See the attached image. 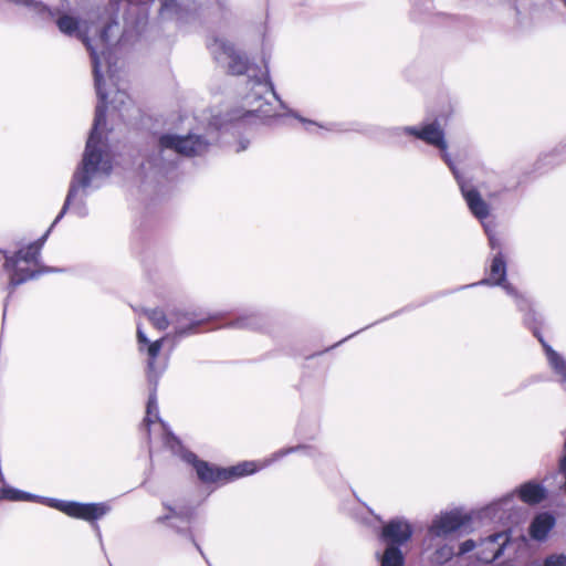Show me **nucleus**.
I'll return each instance as SVG.
<instances>
[{
  "mask_svg": "<svg viewBox=\"0 0 566 566\" xmlns=\"http://www.w3.org/2000/svg\"><path fill=\"white\" fill-rule=\"evenodd\" d=\"M144 426L150 437L151 430H158L164 434V443L174 453L180 454L181 459L195 468L198 478L206 483L210 482H229L238 478H242L259 471L255 461H244L230 468H217L208 462L200 461L196 454L185 451L179 441L166 430L165 423L158 417V406L155 392H151L147 402L146 418Z\"/></svg>",
  "mask_w": 566,
  "mask_h": 566,
  "instance_id": "f257e3e1",
  "label": "nucleus"
},
{
  "mask_svg": "<svg viewBox=\"0 0 566 566\" xmlns=\"http://www.w3.org/2000/svg\"><path fill=\"white\" fill-rule=\"evenodd\" d=\"M250 83L251 90L244 96L242 107L228 114V118L226 120L220 122L216 117L212 125L221 129L226 126L227 123L245 122L251 117H255L260 120L276 117L277 114L266 95H270L276 99L282 108H286L284 102L280 98L274 90V85L270 80L268 66H265V70L261 76L251 77Z\"/></svg>",
  "mask_w": 566,
  "mask_h": 566,
  "instance_id": "f03ea898",
  "label": "nucleus"
},
{
  "mask_svg": "<svg viewBox=\"0 0 566 566\" xmlns=\"http://www.w3.org/2000/svg\"><path fill=\"white\" fill-rule=\"evenodd\" d=\"M49 232L50 229L39 241L21 249L13 256L7 258L4 269L9 274L10 290H14L18 285L27 282L28 280L33 279L43 272L50 271L49 269H36L40 251Z\"/></svg>",
  "mask_w": 566,
  "mask_h": 566,
  "instance_id": "7ed1b4c3",
  "label": "nucleus"
},
{
  "mask_svg": "<svg viewBox=\"0 0 566 566\" xmlns=\"http://www.w3.org/2000/svg\"><path fill=\"white\" fill-rule=\"evenodd\" d=\"M411 524L405 517H396L387 522L381 530V538L388 543L380 566H402L405 557L398 546L406 544L412 536Z\"/></svg>",
  "mask_w": 566,
  "mask_h": 566,
  "instance_id": "20e7f679",
  "label": "nucleus"
},
{
  "mask_svg": "<svg viewBox=\"0 0 566 566\" xmlns=\"http://www.w3.org/2000/svg\"><path fill=\"white\" fill-rule=\"evenodd\" d=\"M21 501L39 502L55 509L70 517L94 522L106 515L111 507L106 503H80L74 501H62L51 497L39 496L22 491Z\"/></svg>",
  "mask_w": 566,
  "mask_h": 566,
  "instance_id": "39448f33",
  "label": "nucleus"
},
{
  "mask_svg": "<svg viewBox=\"0 0 566 566\" xmlns=\"http://www.w3.org/2000/svg\"><path fill=\"white\" fill-rule=\"evenodd\" d=\"M217 138L209 135L189 133L187 135L164 134L158 144L163 150H172L185 157L203 156L210 151Z\"/></svg>",
  "mask_w": 566,
  "mask_h": 566,
  "instance_id": "423d86ee",
  "label": "nucleus"
},
{
  "mask_svg": "<svg viewBox=\"0 0 566 566\" xmlns=\"http://www.w3.org/2000/svg\"><path fill=\"white\" fill-rule=\"evenodd\" d=\"M472 179H462L460 182V189L462 192V196L469 207V210L471 213L478 218L482 224L483 228L488 234L489 242L491 249H500L501 242L500 239L496 238V235L492 232L490 226L484 222V219L489 217L490 208L489 205L484 201L483 197H494L497 193L488 192L489 186H486L484 182H482L479 186L472 185Z\"/></svg>",
  "mask_w": 566,
  "mask_h": 566,
  "instance_id": "0eeeda50",
  "label": "nucleus"
},
{
  "mask_svg": "<svg viewBox=\"0 0 566 566\" xmlns=\"http://www.w3.org/2000/svg\"><path fill=\"white\" fill-rule=\"evenodd\" d=\"M390 134L392 136L409 135L439 149L444 160L449 164L454 177H459L454 167L449 163L444 124L440 123L439 119L436 118L431 122L421 123L419 126L395 127L390 129Z\"/></svg>",
  "mask_w": 566,
  "mask_h": 566,
  "instance_id": "6e6552de",
  "label": "nucleus"
},
{
  "mask_svg": "<svg viewBox=\"0 0 566 566\" xmlns=\"http://www.w3.org/2000/svg\"><path fill=\"white\" fill-rule=\"evenodd\" d=\"M507 532H497L480 539H467L459 545V555L475 551V557L482 563H491L500 559L507 549L513 547Z\"/></svg>",
  "mask_w": 566,
  "mask_h": 566,
  "instance_id": "1a4fd4ad",
  "label": "nucleus"
},
{
  "mask_svg": "<svg viewBox=\"0 0 566 566\" xmlns=\"http://www.w3.org/2000/svg\"><path fill=\"white\" fill-rule=\"evenodd\" d=\"M471 520V515L459 507L440 512L428 527L426 543L431 545L434 541L447 539L450 535L465 528Z\"/></svg>",
  "mask_w": 566,
  "mask_h": 566,
  "instance_id": "9d476101",
  "label": "nucleus"
},
{
  "mask_svg": "<svg viewBox=\"0 0 566 566\" xmlns=\"http://www.w3.org/2000/svg\"><path fill=\"white\" fill-rule=\"evenodd\" d=\"M524 513V509L516 502L515 494L509 493L480 510L479 517L506 525L518 523Z\"/></svg>",
  "mask_w": 566,
  "mask_h": 566,
  "instance_id": "9b49d317",
  "label": "nucleus"
},
{
  "mask_svg": "<svg viewBox=\"0 0 566 566\" xmlns=\"http://www.w3.org/2000/svg\"><path fill=\"white\" fill-rule=\"evenodd\" d=\"M208 49L217 63L227 66L229 73L241 75L250 70L248 59L227 40L213 38L208 43Z\"/></svg>",
  "mask_w": 566,
  "mask_h": 566,
  "instance_id": "f8f14e48",
  "label": "nucleus"
},
{
  "mask_svg": "<svg viewBox=\"0 0 566 566\" xmlns=\"http://www.w3.org/2000/svg\"><path fill=\"white\" fill-rule=\"evenodd\" d=\"M479 284L502 286L507 295L514 297L516 305L521 311L527 310L528 307V301L523 295H521L509 282H506V262L501 250H499V252L492 259L489 277L482 280L479 282ZM473 285H478V283L472 284L471 286Z\"/></svg>",
  "mask_w": 566,
  "mask_h": 566,
  "instance_id": "ddd939ff",
  "label": "nucleus"
},
{
  "mask_svg": "<svg viewBox=\"0 0 566 566\" xmlns=\"http://www.w3.org/2000/svg\"><path fill=\"white\" fill-rule=\"evenodd\" d=\"M92 181L93 179H77L71 185L63 209L55 218L52 227L60 221L66 209L70 207L73 208L78 217L86 216L87 210L82 203L83 198L86 197L93 189L99 187V185H93Z\"/></svg>",
  "mask_w": 566,
  "mask_h": 566,
  "instance_id": "4468645a",
  "label": "nucleus"
},
{
  "mask_svg": "<svg viewBox=\"0 0 566 566\" xmlns=\"http://www.w3.org/2000/svg\"><path fill=\"white\" fill-rule=\"evenodd\" d=\"M168 337L159 338L155 342H150L142 327L137 326V340L139 346V352L146 353L148 360H147V368H148V378L150 381H156L159 374L165 369V365H158L157 358L159 356V353L163 347L164 340Z\"/></svg>",
  "mask_w": 566,
  "mask_h": 566,
  "instance_id": "2eb2a0df",
  "label": "nucleus"
},
{
  "mask_svg": "<svg viewBox=\"0 0 566 566\" xmlns=\"http://www.w3.org/2000/svg\"><path fill=\"white\" fill-rule=\"evenodd\" d=\"M209 317L195 311L174 310L170 312V323L174 336L180 338L195 333L196 328Z\"/></svg>",
  "mask_w": 566,
  "mask_h": 566,
  "instance_id": "dca6fc26",
  "label": "nucleus"
},
{
  "mask_svg": "<svg viewBox=\"0 0 566 566\" xmlns=\"http://www.w3.org/2000/svg\"><path fill=\"white\" fill-rule=\"evenodd\" d=\"M159 17L163 20L181 21L197 10V0H159Z\"/></svg>",
  "mask_w": 566,
  "mask_h": 566,
  "instance_id": "f3484780",
  "label": "nucleus"
},
{
  "mask_svg": "<svg viewBox=\"0 0 566 566\" xmlns=\"http://www.w3.org/2000/svg\"><path fill=\"white\" fill-rule=\"evenodd\" d=\"M424 552H430L429 562L433 566H442L450 562L454 556H460L459 551L455 552L454 544L447 539L434 541V544L426 543L423 539Z\"/></svg>",
  "mask_w": 566,
  "mask_h": 566,
  "instance_id": "a211bd4d",
  "label": "nucleus"
},
{
  "mask_svg": "<svg viewBox=\"0 0 566 566\" xmlns=\"http://www.w3.org/2000/svg\"><path fill=\"white\" fill-rule=\"evenodd\" d=\"M513 493L515 496L517 495L523 503L535 505L546 497L547 492L542 484L535 481H528L520 485Z\"/></svg>",
  "mask_w": 566,
  "mask_h": 566,
  "instance_id": "6ab92c4d",
  "label": "nucleus"
},
{
  "mask_svg": "<svg viewBox=\"0 0 566 566\" xmlns=\"http://www.w3.org/2000/svg\"><path fill=\"white\" fill-rule=\"evenodd\" d=\"M555 526V518L549 513L536 515L530 524L528 534L534 541H545L549 532Z\"/></svg>",
  "mask_w": 566,
  "mask_h": 566,
  "instance_id": "aec40b11",
  "label": "nucleus"
},
{
  "mask_svg": "<svg viewBox=\"0 0 566 566\" xmlns=\"http://www.w3.org/2000/svg\"><path fill=\"white\" fill-rule=\"evenodd\" d=\"M547 360L555 375L566 385V360L553 348L547 347Z\"/></svg>",
  "mask_w": 566,
  "mask_h": 566,
  "instance_id": "412c9836",
  "label": "nucleus"
},
{
  "mask_svg": "<svg viewBox=\"0 0 566 566\" xmlns=\"http://www.w3.org/2000/svg\"><path fill=\"white\" fill-rule=\"evenodd\" d=\"M145 315L147 316L149 322L153 324V326L159 331H164V329L168 328L169 326H171L170 314L167 316L159 308L148 310L145 312Z\"/></svg>",
  "mask_w": 566,
  "mask_h": 566,
  "instance_id": "4be33fe9",
  "label": "nucleus"
},
{
  "mask_svg": "<svg viewBox=\"0 0 566 566\" xmlns=\"http://www.w3.org/2000/svg\"><path fill=\"white\" fill-rule=\"evenodd\" d=\"M289 115L293 116L294 118L298 119L302 124H304L305 126V129L310 133H313L315 132L316 128L318 129H324V130H327V132H335V130H339L338 129V125L337 124H318L314 120H310V119H306L302 116H300L297 113L293 112V111H289L287 113Z\"/></svg>",
  "mask_w": 566,
  "mask_h": 566,
  "instance_id": "5701e85b",
  "label": "nucleus"
},
{
  "mask_svg": "<svg viewBox=\"0 0 566 566\" xmlns=\"http://www.w3.org/2000/svg\"><path fill=\"white\" fill-rule=\"evenodd\" d=\"M260 315L255 313H247L239 316L234 322H232L231 326L235 328H256L260 326Z\"/></svg>",
  "mask_w": 566,
  "mask_h": 566,
  "instance_id": "b1692460",
  "label": "nucleus"
},
{
  "mask_svg": "<svg viewBox=\"0 0 566 566\" xmlns=\"http://www.w3.org/2000/svg\"><path fill=\"white\" fill-rule=\"evenodd\" d=\"M113 104V107L122 112L124 108H126L130 103V97L125 91L116 90L115 95L111 102Z\"/></svg>",
  "mask_w": 566,
  "mask_h": 566,
  "instance_id": "393cba45",
  "label": "nucleus"
},
{
  "mask_svg": "<svg viewBox=\"0 0 566 566\" xmlns=\"http://www.w3.org/2000/svg\"><path fill=\"white\" fill-rule=\"evenodd\" d=\"M557 164L556 156L554 153L542 155L535 163L536 170L541 171L545 167L554 166Z\"/></svg>",
  "mask_w": 566,
  "mask_h": 566,
  "instance_id": "a878e982",
  "label": "nucleus"
},
{
  "mask_svg": "<svg viewBox=\"0 0 566 566\" xmlns=\"http://www.w3.org/2000/svg\"><path fill=\"white\" fill-rule=\"evenodd\" d=\"M543 566H566V556L563 554H554L546 557Z\"/></svg>",
  "mask_w": 566,
  "mask_h": 566,
  "instance_id": "bb28decb",
  "label": "nucleus"
},
{
  "mask_svg": "<svg viewBox=\"0 0 566 566\" xmlns=\"http://www.w3.org/2000/svg\"><path fill=\"white\" fill-rule=\"evenodd\" d=\"M296 450H300V447H296ZM295 449L294 448H289V449H285V450H281L276 453L273 454V458L270 459V460H266V461H262V462H256L258 465H259V470L262 469V468H265L266 465H269L271 462L282 458L283 455L287 454V453H291V452H294Z\"/></svg>",
  "mask_w": 566,
  "mask_h": 566,
  "instance_id": "cd10ccee",
  "label": "nucleus"
},
{
  "mask_svg": "<svg viewBox=\"0 0 566 566\" xmlns=\"http://www.w3.org/2000/svg\"><path fill=\"white\" fill-rule=\"evenodd\" d=\"M170 513L164 516L158 517V522L164 523L170 521L172 517L180 516L174 509H169Z\"/></svg>",
  "mask_w": 566,
  "mask_h": 566,
  "instance_id": "c85d7f7f",
  "label": "nucleus"
},
{
  "mask_svg": "<svg viewBox=\"0 0 566 566\" xmlns=\"http://www.w3.org/2000/svg\"><path fill=\"white\" fill-rule=\"evenodd\" d=\"M249 144H250V142L248 139H240L235 151L240 153V151L245 150L249 147Z\"/></svg>",
  "mask_w": 566,
  "mask_h": 566,
  "instance_id": "c756f323",
  "label": "nucleus"
},
{
  "mask_svg": "<svg viewBox=\"0 0 566 566\" xmlns=\"http://www.w3.org/2000/svg\"><path fill=\"white\" fill-rule=\"evenodd\" d=\"M531 321H536V319H535V313L530 311L525 316V322H526V324H531Z\"/></svg>",
  "mask_w": 566,
  "mask_h": 566,
  "instance_id": "7c9ffc66",
  "label": "nucleus"
},
{
  "mask_svg": "<svg viewBox=\"0 0 566 566\" xmlns=\"http://www.w3.org/2000/svg\"><path fill=\"white\" fill-rule=\"evenodd\" d=\"M541 344H543L544 348H545V353L547 354V347L551 348L547 344L544 343V340H541Z\"/></svg>",
  "mask_w": 566,
  "mask_h": 566,
  "instance_id": "2f4dec72",
  "label": "nucleus"
},
{
  "mask_svg": "<svg viewBox=\"0 0 566 566\" xmlns=\"http://www.w3.org/2000/svg\"><path fill=\"white\" fill-rule=\"evenodd\" d=\"M196 546H197V549L201 551V548H200V546H199V545H197V544H196ZM200 553L202 554V552H200Z\"/></svg>",
  "mask_w": 566,
  "mask_h": 566,
  "instance_id": "473e14b6",
  "label": "nucleus"
}]
</instances>
